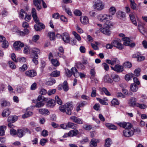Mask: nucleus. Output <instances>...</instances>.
I'll list each match as a JSON object with an SVG mask.
<instances>
[{
    "instance_id": "obj_1",
    "label": "nucleus",
    "mask_w": 147,
    "mask_h": 147,
    "mask_svg": "<svg viewBox=\"0 0 147 147\" xmlns=\"http://www.w3.org/2000/svg\"><path fill=\"white\" fill-rule=\"evenodd\" d=\"M114 25V24L112 22H107L104 26V27L100 28V31L102 33L107 36L110 35L111 33V30L112 29Z\"/></svg>"
},
{
    "instance_id": "obj_2",
    "label": "nucleus",
    "mask_w": 147,
    "mask_h": 147,
    "mask_svg": "<svg viewBox=\"0 0 147 147\" xmlns=\"http://www.w3.org/2000/svg\"><path fill=\"white\" fill-rule=\"evenodd\" d=\"M73 105L70 103H67L64 107L61 106L59 107L60 110L63 112H66L67 114L70 115L71 114V110L73 109Z\"/></svg>"
},
{
    "instance_id": "obj_3",
    "label": "nucleus",
    "mask_w": 147,
    "mask_h": 147,
    "mask_svg": "<svg viewBox=\"0 0 147 147\" xmlns=\"http://www.w3.org/2000/svg\"><path fill=\"white\" fill-rule=\"evenodd\" d=\"M98 20L100 22L106 23L110 22L109 20L112 19V17L110 15L105 14H100L98 17Z\"/></svg>"
},
{
    "instance_id": "obj_4",
    "label": "nucleus",
    "mask_w": 147,
    "mask_h": 147,
    "mask_svg": "<svg viewBox=\"0 0 147 147\" xmlns=\"http://www.w3.org/2000/svg\"><path fill=\"white\" fill-rule=\"evenodd\" d=\"M121 42V40L117 38L113 40L111 42V44L113 47L119 50H122L124 49V46Z\"/></svg>"
},
{
    "instance_id": "obj_5",
    "label": "nucleus",
    "mask_w": 147,
    "mask_h": 147,
    "mask_svg": "<svg viewBox=\"0 0 147 147\" xmlns=\"http://www.w3.org/2000/svg\"><path fill=\"white\" fill-rule=\"evenodd\" d=\"M41 1L42 2V5L44 8H47V5L43 0H33V3L34 6L36 7L37 10H39L42 8L40 5Z\"/></svg>"
},
{
    "instance_id": "obj_6",
    "label": "nucleus",
    "mask_w": 147,
    "mask_h": 147,
    "mask_svg": "<svg viewBox=\"0 0 147 147\" xmlns=\"http://www.w3.org/2000/svg\"><path fill=\"white\" fill-rule=\"evenodd\" d=\"M94 7L98 11H101L104 9V4L102 1L97 0L94 3Z\"/></svg>"
},
{
    "instance_id": "obj_7",
    "label": "nucleus",
    "mask_w": 147,
    "mask_h": 147,
    "mask_svg": "<svg viewBox=\"0 0 147 147\" xmlns=\"http://www.w3.org/2000/svg\"><path fill=\"white\" fill-rule=\"evenodd\" d=\"M123 136L127 137H130L134 134V131L130 129H125L123 131Z\"/></svg>"
},
{
    "instance_id": "obj_8",
    "label": "nucleus",
    "mask_w": 147,
    "mask_h": 147,
    "mask_svg": "<svg viewBox=\"0 0 147 147\" xmlns=\"http://www.w3.org/2000/svg\"><path fill=\"white\" fill-rule=\"evenodd\" d=\"M40 53V51L39 49L36 48H34L32 49L30 54V57H36L37 56L38 57V54H39Z\"/></svg>"
},
{
    "instance_id": "obj_9",
    "label": "nucleus",
    "mask_w": 147,
    "mask_h": 147,
    "mask_svg": "<svg viewBox=\"0 0 147 147\" xmlns=\"http://www.w3.org/2000/svg\"><path fill=\"white\" fill-rule=\"evenodd\" d=\"M25 74L26 76L31 78L36 76L37 75V73L35 70L32 69L26 71Z\"/></svg>"
},
{
    "instance_id": "obj_10",
    "label": "nucleus",
    "mask_w": 147,
    "mask_h": 147,
    "mask_svg": "<svg viewBox=\"0 0 147 147\" xmlns=\"http://www.w3.org/2000/svg\"><path fill=\"white\" fill-rule=\"evenodd\" d=\"M112 69L117 72H120L124 70L123 67L121 65H116L114 67H111Z\"/></svg>"
},
{
    "instance_id": "obj_11",
    "label": "nucleus",
    "mask_w": 147,
    "mask_h": 147,
    "mask_svg": "<svg viewBox=\"0 0 147 147\" xmlns=\"http://www.w3.org/2000/svg\"><path fill=\"white\" fill-rule=\"evenodd\" d=\"M118 125L121 127L126 129H130L132 127V126L131 123L128 122L120 123H118Z\"/></svg>"
},
{
    "instance_id": "obj_12",
    "label": "nucleus",
    "mask_w": 147,
    "mask_h": 147,
    "mask_svg": "<svg viewBox=\"0 0 147 147\" xmlns=\"http://www.w3.org/2000/svg\"><path fill=\"white\" fill-rule=\"evenodd\" d=\"M11 30L13 34L16 33L19 36L23 35L24 33L23 32V31L19 30L18 28L16 26L13 27Z\"/></svg>"
},
{
    "instance_id": "obj_13",
    "label": "nucleus",
    "mask_w": 147,
    "mask_h": 147,
    "mask_svg": "<svg viewBox=\"0 0 147 147\" xmlns=\"http://www.w3.org/2000/svg\"><path fill=\"white\" fill-rule=\"evenodd\" d=\"M24 46V44L20 41H16L13 44V46L16 50H18L20 49Z\"/></svg>"
},
{
    "instance_id": "obj_14",
    "label": "nucleus",
    "mask_w": 147,
    "mask_h": 147,
    "mask_svg": "<svg viewBox=\"0 0 147 147\" xmlns=\"http://www.w3.org/2000/svg\"><path fill=\"white\" fill-rule=\"evenodd\" d=\"M31 13L33 20L35 22H38L39 20L38 18L36 9L35 8H33L31 11Z\"/></svg>"
},
{
    "instance_id": "obj_15",
    "label": "nucleus",
    "mask_w": 147,
    "mask_h": 147,
    "mask_svg": "<svg viewBox=\"0 0 147 147\" xmlns=\"http://www.w3.org/2000/svg\"><path fill=\"white\" fill-rule=\"evenodd\" d=\"M70 119L73 122L79 124H82L83 123V122L81 119L75 116H72L70 118Z\"/></svg>"
},
{
    "instance_id": "obj_16",
    "label": "nucleus",
    "mask_w": 147,
    "mask_h": 147,
    "mask_svg": "<svg viewBox=\"0 0 147 147\" xmlns=\"http://www.w3.org/2000/svg\"><path fill=\"white\" fill-rule=\"evenodd\" d=\"M39 113L42 115H47L50 114V112L48 110L46 109H41L39 110Z\"/></svg>"
},
{
    "instance_id": "obj_17",
    "label": "nucleus",
    "mask_w": 147,
    "mask_h": 147,
    "mask_svg": "<svg viewBox=\"0 0 147 147\" xmlns=\"http://www.w3.org/2000/svg\"><path fill=\"white\" fill-rule=\"evenodd\" d=\"M122 40L124 42L123 44V46H128L129 43L131 42V40L129 37H123Z\"/></svg>"
},
{
    "instance_id": "obj_18",
    "label": "nucleus",
    "mask_w": 147,
    "mask_h": 147,
    "mask_svg": "<svg viewBox=\"0 0 147 147\" xmlns=\"http://www.w3.org/2000/svg\"><path fill=\"white\" fill-rule=\"evenodd\" d=\"M79 133L78 130L77 129H74L68 132V135H69V137H73L76 136Z\"/></svg>"
},
{
    "instance_id": "obj_19",
    "label": "nucleus",
    "mask_w": 147,
    "mask_h": 147,
    "mask_svg": "<svg viewBox=\"0 0 147 147\" xmlns=\"http://www.w3.org/2000/svg\"><path fill=\"white\" fill-rule=\"evenodd\" d=\"M130 2V6L131 8L133 10H138L137 7V4L135 3L134 0H129Z\"/></svg>"
},
{
    "instance_id": "obj_20",
    "label": "nucleus",
    "mask_w": 147,
    "mask_h": 147,
    "mask_svg": "<svg viewBox=\"0 0 147 147\" xmlns=\"http://www.w3.org/2000/svg\"><path fill=\"white\" fill-rule=\"evenodd\" d=\"M55 105V101L51 99L47 102L46 106L48 107H53Z\"/></svg>"
},
{
    "instance_id": "obj_21",
    "label": "nucleus",
    "mask_w": 147,
    "mask_h": 147,
    "mask_svg": "<svg viewBox=\"0 0 147 147\" xmlns=\"http://www.w3.org/2000/svg\"><path fill=\"white\" fill-rule=\"evenodd\" d=\"M139 53H137L136 54H134L133 55V57L134 58H137L138 61H143L145 59V57L142 56H140Z\"/></svg>"
},
{
    "instance_id": "obj_22",
    "label": "nucleus",
    "mask_w": 147,
    "mask_h": 147,
    "mask_svg": "<svg viewBox=\"0 0 147 147\" xmlns=\"http://www.w3.org/2000/svg\"><path fill=\"white\" fill-rule=\"evenodd\" d=\"M117 17L118 18L121 19L124 18L125 16V12L119 11L116 13Z\"/></svg>"
},
{
    "instance_id": "obj_23",
    "label": "nucleus",
    "mask_w": 147,
    "mask_h": 147,
    "mask_svg": "<svg viewBox=\"0 0 147 147\" xmlns=\"http://www.w3.org/2000/svg\"><path fill=\"white\" fill-rule=\"evenodd\" d=\"M72 74L75 77H78L79 76V73L78 70L75 67H73L71 69Z\"/></svg>"
},
{
    "instance_id": "obj_24",
    "label": "nucleus",
    "mask_w": 147,
    "mask_h": 147,
    "mask_svg": "<svg viewBox=\"0 0 147 147\" xmlns=\"http://www.w3.org/2000/svg\"><path fill=\"white\" fill-rule=\"evenodd\" d=\"M138 87L135 83H132L130 85V90L134 92H136L138 90Z\"/></svg>"
},
{
    "instance_id": "obj_25",
    "label": "nucleus",
    "mask_w": 147,
    "mask_h": 147,
    "mask_svg": "<svg viewBox=\"0 0 147 147\" xmlns=\"http://www.w3.org/2000/svg\"><path fill=\"white\" fill-rule=\"evenodd\" d=\"M18 119V117L16 116H9L7 119L8 122L13 123L16 121Z\"/></svg>"
},
{
    "instance_id": "obj_26",
    "label": "nucleus",
    "mask_w": 147,
    "mask_h": 147,
    "mask_svg": "<svg viewBox=\"0 0 147 147\" xmlns=\"http://www.w3.org/2000/svg\"><path fill=\"white\" fill-rule=\"evenodd\" d=\"M63 9H64L65 11L69 15L72 16V14L70 9L69 8H67L65 5H64L62 6Z\"/></svg>"
},
{
    "instance_id": "obj_27",
    "label": "nucleus",
    "mask_w": 147,
    "mask_h": 147,
    "mask_svg": "<svg viewBox=\"0 0 147 147\" xmlns=\"http://www.w3.org/2000/svg\"><path fill=\"white\" fill-rule=\"evenodd\" d=\"M100 91L102 94L105 93L107 96H110L111 95L110 93L108 91L107 89L105 87L100 89Z\"/></svg>"
},
{
    "instance_id": "obj_28",
    "label": "nucleus",
    "mask_w": 147,
    "mask_h": 147,
    "mask_svg": "<svg viewBox=\"0 0 147 147\" xmlns=\"http://www.w3.org/2000/svg\"><path fill=\"white\" fill-rule=\"evenodd\" d=\"M104 81L106 82L111 83L113 82V80L110 77L109 75L105 76L103 78Z\"/></svg>"
},
{
    "instance_id": "obj_29",
    "label": "nucleus",
    "mask_w": 147,
    "mask_h": 147,
    "mask_svg": "<svg viewBox=\"0 0 147 147\" xmlns=\"http://www.w3.org/2000/svg\"><path fill=\"white\" fill-rule=\"evenodd\" d=\"M67 125L68 127L72 129H76L78 128L77 125L70 122H69L67 123Z\"/></svg>"
},
{
    "instance_id": "obj_30",
    "label": "nucleus",
    "mask_w": 147,
    "mask_h": 147,
    "mask_svg": "<svg viewBox=\"0 0 147 147\" xmlns=\"http://www.w3.org/2000/svg\"><path fill=\"white\" fill-rule=\"evenodd\" d=\"M136 99L134 98H132L129 100V105L131 106H136V104L137 103L136 102Z\"/></svg>"
},
{
    "instance_id": "obj_31",
    "label": "nucleus",
    "mask_w": 147,
    "mask_h": 147,
    "mask_svg": "<svg viewBox=\"0 0 147 147\" xmlns=\"http://www.w3.org/2000/svg\"><path fill=\"white\" fill-rule=\"evenodd\" d=\"M10 113L9 109H5L3 111L2 115L3 117L8 116Z\"/></svg>"
},
{
    "instance_id": "obj_32",
    "label": "nucleus",
    "mask_w": 147,
    "mask_h": 147,
    "mask_svg": "<svg viewBox=\"0 0 147 147\" xmlns=\"http://www.w3.org/2000/svg\"><path fill=\"white\" fill-rule=\"evenodd\" d=\"M6 129V127L5 125H2L0 126V136H3L4 135L5 131Z\"/></svg>"
},
{
    "instance_id": "obj_33",
    "label": "nucleus",
    "mask_w": 147,
    "mask_h": 147,
    "mask_svg": "<svg viewBox=\"0 0 147 147\" xmlns=\"http://www.w3.org/2000/svg\"><path fill=\"white\" fill-rule=\"evenodd\" d=\"M77 67L80 70H84L85 68V66L82 63L78 62L76 64Z\"/></svg>"
},
{
    "instance_id": "obj_34",
    "label": "nucleus",
    "mask_w": 147,
    "mask_h": 147,
    "mask_svg": "<svg viewBox=\"0 0 147 147\" xmlns=\"http://www.w3.org/2000/svg\"><path fill=\"white\" fill-rule=\"evenodd\" d=\"M105 125L110 129L116 130L117 129V127L116 126L111 124L106 123L105 124Z\"/></svg>"
},
{
    "instance_id": "obj_35",
    "label": "nucleus",
    "mask_w": 147,
    "mask_h": 147,
    "mask_svg": "<svg viewBox=\"0 0 147 147\" xmlns=\"http://www.w3.org/2000/svg\"><path fill=\"white\" fill-rule=\"evenodd\" d=\"M99 142V141L98 140H96L93 138L92 139L90 142V145L91 146H96L97 145V143Z\"/></svg>"
},
{
    "instance_id": "obj_36",
    "label": "nucleus",
    "mask_w": 147,
    "mask_h": 147,
    "mask_svg": "<svg viewBox=\"0 0 147 147\" xmlns=\"http://www.w3.org/2000/svg\"><path fill=\"white\" fill-rule=\"evenodd\" d=\"M116 11V8L114 7H111L109 9V13L111 15H114Z\"/></svg>"
},
{
    "instance_id": "obj_37",
    "label": "nucleus",
    "mask_w": 147,
    "mask_h": 147,
    "mask_svg": "<svg viewBox=\"0 0 147 147\" xmlns=\"http://www.w3.org/2000/svg\"><path fill=\"white\" fill-rule=\"evenodd\" d=\"M105 146L106 147H109L112 144L111 140L110 138H107L105 141Z\"/></svg>"
},
{
    "instance_id": "obj_38",
    "label": "nucleus",
    "mask_w": 147,
    "mask_h": 147,
    "mask_svg": "<svg viewBox=\"0 0 147 147\" xmlns=\"http://www.w3.org/2000/svg\"><path fill=\"white\" fill-rule=\"evenodd\" d=\"M138 28L140 32L143 34H144V33H147L146 30H145L143 27L141 25H138Z\"/></svg>"
},
{
    "instance_id": "obj_39",
    "label": "nucleus",
    "mask_w": 147,
    "mask_h": 147,
    "mask_svg": "<svg viewBox=\"0 0 147 147\" xmlns=\"http://www.w3.org/2000/svg\"><path fill=\"white\" fill-rule=\"evenodd\" d=\"M130 19L132 23L136 26H137V23L135 16L132 15H129Z\"/></svg>"
},
{
    "instance_id": "obj_40",
    "label": "nucleus",
    "mask_w": 147,
    "mask_h": 147,
    "mask_svg": "<svg viewBox=\"0 0 147 147\" xmlns=\"http://www.w3.org/2000/svg\"><path fill=\"white\" fill-rule=\"evenodd\" d=\"M111 77L113 80L115 82H119L120 80V78L117 75H112Z\"/></svg>"
},
{
    "instance_id": "obj_41",
    "label": "nucleus",
    "mask_w": 147,
    "mask_h": 147,
    "mask_svg": "<svg viewBox=\"0 0 147 147\" xmlns=\"http://www.w3.org/2000/svg\"><path fill=\"white\" fill-rule=\"evenodd\" d=\"M134 76V74L132 73L127 74L125 75V79L126 81H128L130 80L131 78L133 77Z\"/></svg>"
},
{
    "instance_id": "obj_42",
    "label": "nucleus",
    "mask_w": 147,
    "mask_h": 147,
    "mask_svg": "<svg viewBox=\"0 0 147 147\" xmlns=\"http://www.w3.org/2000/svg\"><path fill=\"white\" fill-rule=\"evenodd\" d=\"M51 61L53 65L55 66H58L60 64L59 61L57 59H54Z\"/></svg>"
},
{
    "instance_id": "obj_43",
    "label": "nucleus",
    "mask_w": 147,
    "mask_h": 147,
    "mask_svg": "<svg viewBox=\"0 0 147 147\" xmlns=\"http://www.w3.org/2000/svg\"><path fill=\"white\" fill-rule=\"evenodd\" d=\"M26 61V59L25 57H19L17 58V62L25 63Z\"/></svg>"
},
{
    "instance_id": "obj_44",
    "label": "nucleus",
    "mask_w": 147,
    "mask_h": 147,
    "mask_svg": "<svg viewBox=\"0 0 147 147\" xmlns=\"http://www.w3.org/2000/svg\"><path fill=\"white\" fill-rule=\"evenodd\" d=\"M32 114V112L30 111H27L23 115L22 117L23 118H26L31 116Z\"/></svg>"
},
{
    "instance_id": "obj_45",
    "label": "nucleus",
    "mask_w": 147,
    "mask_h": 147,
    "mask_svg": "<svg viewBox=\"0 0 147 147\" xmlns=\"http://www.w3.org/2000/svg\"><path fill=\"white\" fill-rule=\"evenodd\" d=\"M31 57L32 58V61L36 65H37L38 62V57L37 56H36V57Z\"/></svg>"
},
{
    "instance_id": "obj_46",
    "label": "nucleus",
    "mask_w": 147,
    "mask_h": 147,
    "mask_svg": "<svg viewBox=\"0 0 147 147\" xmlns=\"http://www.w3.org/2000/svg\"><path fill=\"white\" fill-rule=\"evenodd\" d=\"M60 72L57 71H55L52 72L51 76L53 77H57L59 76Z\"/></svg>"
},
{
    "instance_id": "obj_47",
    "label": "nucleus",
    "mask_w": 147,
    "mask_h": 147,
    "mask_svg": "<svg viewBox=\"0 0 147 147\" xmlns=\"http://www.w3.org/2000/svg\"><path fill=\"white\" fill-rule=\"evenodd\" d=\"M26 12L23 9H21L19 13V17L22 19H23L24 17L23 13H25L26 14Z\"/></svg>"
},
{
    "instance_id": "obj_48",
    "label": "nucleus",
    "mask_w": 147,
    "mask_h": 147,
    "mask_svg": "<svg viewBox=\"0 0 147 147\" xmlns=\"http://www.w3.org/2000/svg\"><path fill=\"white\" fill-rule=\"evenodd\" d=\"M28 68V66L26 64H24L19 68V70L21 72H24Z\"/></svg>"
},
{
    "instance_id": "obj_49",
    "label": "nucleus",
    "mask_w": 147,
    "mask_h": 147,
    "mask_svg": "<svg viewBox=\"0 0 147 147\" xmlns=\"http://www.w3.org/2000/svg\"><path fill=\"white\" fill-rule=\"evenodd\" d=\"M81 22L84 24H87L88 22V19L86 16L84 17L82 19L80 20Z\"/></svg>"
},
{
    "instance_id": "obj_50",
    "label": "nucleus",
    "mask_w": 147,
    "mask_h": 147,
    "mask_svg": "<svg viewBox=\"0 0 147 147\" xmlns=\"http://www.w3.org/2000/svg\"><path fill=\"white\" fill-rule=\"evenodd\" d=\"M39 22V21H38V22H35L36 24L34 25V28L36 31H41V28H40V27L39 25L38 24Z\"/></svg>"
},
{
    "instance_id": "obj_51",
    "label": "nucleus",
    "mask_w": 147,
    "mask_h": 147,
    "mask_svg": "<svg viewBox=\"0 0 147 147\" xmlns=\"http://www.w3.org/2000/svg\"><path fill=\"white\" fill-rule=\"evenodd\" d=\"M31 18V15L28 14L27 13H26V15L24 18V19L26 21L29 22Z\"/></svg>"
},
{
    "instance_id": "obj_52",
    "label": "nucleus",
    "mask_w": 147,
    "mask_h": 147,
    "mask_svg": "<svg viewBox=\"0 0 147 147\" xmlns=\"http://www.w3.org/2000/svg\"><path fill=\"white\" fill-rule=\"evenodd\" d=\"M141 69L140 68H138L136 69L134 71V74L136 76H138L140 75V73Z\"/></svg>"
},
{
    "instance_id": "obj_53",
    "label": "nucleus",
    "mask_w": 147,
    "mask_h": 147,
    "mask_svg": "<svg viewBox=\"0 0 147 147\" xmlns=\"http://www.w3.org/2000/svg\"><path fill=\"white\" fill-rule=\"evenodd\" d=\"M63 87L64 90L65 91H67L68 90V87L66 81H64L63 83Z\"/></svg>"
},
{
    "instance_id": "obj_54",
    "label": "nucleus",
    "mask_w": 147,
    "mask_h": 147,
    "mask_svg": "<svg viewBox=\"0 0 147 147\" xmlns=\"http://www.w3.org/2000/svg\"><path fill=\"white\" fill-rule=\"evenodd\" d=\"M24 49L23 50L24 53L26 54H27L29 53H30V49L29 47L25 46L24 47Z\"/></svg>"
},
{
    "instance_id": "obj_55",
    "label": "nucleus",
    "mask_w": 147,
    "mask_h": 147,
    "mask_svg": "<svg viewBox=\"0 0 147 147\" xmlns=\"http://www.w3.org/2000/svg\"><path fill=\"white\" fill-rule=\"evenodd\" d=\"M111 103L113 105L115 106L118 105L119 104V102L117 99L114 98L112 100Z\"/></svg>"
},
{
    "instance_id": "obj_56",
    "label": "nucleus",
    "mask_w": 147,
    "mask_h": 147,
    "mask_svg": "<svg viewBox=\"0 0 147 147\" xmlns=\"http://www.w3.org/2000/svg\"><path fill=\"white\" fill-rule=\"evenodd\" d=\"M92 89L91 96L92 97H95L96 96V89L95 88L93 87Z\"/></svg>"
},
{
    "instance_id": "obj_57",
    "label": "nucleus",
    "mask_w": 147,
    "mask_h": 147,
    "mask_svg": "<svg viewBox=\"0 0 147 147\" xmlns=\"http://www.w3.org/2000/svg\"><path fill=\"white\" fill-rule=\"evenodd\" d=\"M131 63L129 62H126L124 63L123 64V67L126 68H129L131 67Z\"/></svg>"
},
{
    "instance_id": "obj_58",
    "label": "nucleus",
    "mask_w": 147,
    "mask_h": 147,
    "mask_svg": "<svg viewBox=\"0 0 147 147\" xmlns=\"http://www.w3.org/2000/svg\"><path fill=\"white\" fill-rule=\"evenodd\" d=\"M9 43L6 40L2 42V47L4 48H7L9 46Z\"/></svg>"
},
{
    "instance_id": "obj_59",
    "label": "nucleus",
    "mask_w": 147,
    "mask_h": 147,
    "mask_svg": "<svg viewBox=\"0 0 147 147\" xmlns=\"http://www.w3.org/2000/svg\"><path fill=\"white\" fill-rule=\"evenodd\" d=\"M102 66L105 70L108 71L109 70V66L105 63H102Z\"/></svg>"
},
{
    "instance_id": "obj_60",
    "label": "nucleus",
    "mask_w": 147,
    "mask_h": 147,
    "mask_svg": "<svg viewBox=\"0 0 147 147\" xmlns=\"http://www.w3.org/2000/svg\"><path fill=\"white\" fill-rule=\"evenodd\" d=\"M17 134L20 138L22 137L23 136V131L22 129H18Z\"/></svg>"
},
{
    "instance_id": "obj_61",
    "label": "nucleus",
    "mask_w": 147,
    "mask_h": 147,
    "mask_svg": "<svg viewBox=\"0 0 147 147\" xmlns=\"http://www.w3.org/2000/svg\"><path fill=\"white\" fill-rule=\"evenodd\" d=\"M74 14L75 16H80L82 15V13L81 11L78 10L76 9L74 11Z\"/></svg>"
},
{
    "instance_id": "obj_62",
    "label": "nucleus",
    "mask_w": 147,
    "mask_h": 147,
    "mask_svg": "<svg viewBox=\"0 0 147 147\" xmlns=\"http://www.w3.org/2000/svg\"><path fill=\"white\" fill-rule=\"evenodd\" d=\"M136 106L138 107L141 109H144L146 107V106L144 104H139L137 103Z\"/></svg>"
},
{
    "instance_id": "obj_63",
    "label": "nucleus",
    "mask_w": 147,
    "mask_h": 147,
    "mask_svg": "<svg viewBox=\"0 0 147 147\" xmlns=\"http://www.w3.org/2000/svg\"><path fill=\"white\" fill-rule=\"evenodd\" d=\"M61 38L64 42L66 43H68L69 42L70 43L71 41H70V40H71H71L73 39L71 38L70 39V37H61Z\"/></svg>"
},
{
    "instance_id": "obj_64",
    "label": "nucleus",
    "mask_w": 147,
    "mask_h": 147,
    "mask_svg": "<svg viewBox=\"0 0 147 147\" xmlns=\"http://www.w3.org/2000/svg\"><path fill=\"white\" fill-rule=\"evenodd\" d=\"M45 105V103L42 102H38L35 105L36 107L39 108L42 107Z\"/></svg>"
}]
</instances>
